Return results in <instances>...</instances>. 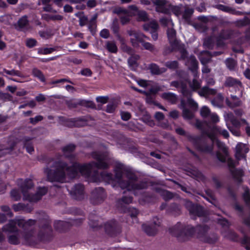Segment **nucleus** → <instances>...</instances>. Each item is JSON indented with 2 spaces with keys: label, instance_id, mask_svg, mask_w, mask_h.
Wrapping results in <instances>:
<instances>
[{
  "label": "nucleus",
  "instance_id": "nucleus-50",
  "mask_svg": "<svg viewBox=\"0 0 250 250\" xmlns=\"http://www.w3.org/2000/svg\"><path fill=\"white\" fill-rule=\"evenodd\" d=\"M203 45L208 49H212L214 46L213 39L211 37H208L204 40Z\"/></svg>",
  "mask_w": 250,
  "mask_h": 250
},
{
  "label": "nucleus",
  "instance_id": "nucleus-45",
  "mask_svg": "<svg viewBox=\"0 0 250 250\" xmlns=\"http://www.w3.org/2000/svg\"><path fill=\"white\" fill-rule=\"evenodd\" d=\"M96 216L94 213H91L89 214L88 217L89 225L93 228H97L99 226L97 220L96 219Z\"/></svg>",
  "mask_w": 250,
  "mask_h": 250
},
{
  "label": "nucleus",
  "instance_id": "nucleus-57",
  "mask_svg": "<svg viewBox=\"0 0 250 250\" xmlns=\"http://www.w3.org/2000/svg\"><path fill=\"white\" fill-rule=\"evenodd\" d=\"M170 46H165L164 48L163 54L164 56H167L174 51H176V47L172 44H170Z\"/></svg>",
  "mask_w": 250,
  "mask_h": 250
},
{
  "label": "nucleus",
  "instance_id": "nucleus-47",
  "mask_svg": "<svg viewBox=\"0 0 250 250\" xmlns=\"http://www.w3.org/2000/svg\"><path fill=\"white\" fill-rule=\"evenodd\" d=\"M42 18L46 21H49L50 20L61 21L63 19L62 16L59 15H50L48 14H44L42 15Z\"/></svg>",
  "mask_w": 250,
  "mask_h": 250
},
{
  "label": "nucleus",
  "instance_id": "nucleus-54",
  "mask_svg": "<svg viewBox=\"0 0 250 250\" xmlns=\"http://www.w3.org/2000/svg\"><path fill=\"white\" fill-rule=\"evenodd\" d=\"M183 103V117L187 119H191L193 117V114L192 112L189 109L186 108L185 106L184 103L183 102H182Z\"/></svg>",
  "mask_w": 250,
  "mask_h": 250
},
{
  "label": "nucleus",
  "instance_id": "nucleus-6",
  "mask_svg": "<svg viewBox=\"0 0 250 250\" xmlns=\"http://www.w3.org/2000/svg\"><path fill=\"white\" fill-rule=\"evenodd\" d=\"M18 185L23 194V199L30 202H38L47 192V188L43 187L40 188L35 194H31L29 193L28 190L32 188L34 186L32 180L29 179H25L21 184L19 183Z\"/></svg>",
  "mask_w": 250,
  "mask_h": 250
},
{
  "label": "nucleus",
  "instance_id": "nucleus-32",
  "mask_svg": "<svg viewBox=\"0 0 250 250\" xmlns=\"http://www.w3.org/2000/svg\"><path fill=\"white\" fill-rule=\"evenodd\" d=\"M104 47L110 53H116L118 52V47L114 41L105 42Z\"/></svg>",
  "mask_w": 250,
  "mask_h": 250
},
{
  "label": "nucleus",
  "instance_id": "nucleus-40",
  "mask_svg": "<svg viewBox=\"0 0 250 250\" xmlns=\"http://www.w3.org/2000/svg\"><path fill=\"white\" fill-rule=\"evenodd\" d=\"M162 97L171 103H175L177 101L176 95L172 93H164L162 94Z\"/></svg>",
  "mask_w": 250,
  "mask_h": 250
},
{
  "label": "nucleus",
  "instance_id": "nucleus-53",
  "mask_svg": "<svg viewBox=\"0 0 250 250\" xmlns=\"http://www.w3.org/2000/svg\"><path fill=\"white\" fill-rule=\"evenodd\" d=\"M175 185H177L178 186V188H180L181 189L186 192L187 193L190 195H192V193H191V192L189 191V187H186L185 186V185H182L180 183H179V182H178L177 181H175V180H171Z\"/></svg>",
  "mask_w": 250,
  "mask_h": 250
},
{
  "label": "nucleus",
  "instance_id": "nucleus-7",
  "mask_svg": "<svg viewBox=\"0 0 250 250\" xmlns=\"http://www.w3.org/2000/svg\"><path fill=\"white\" fill-rule=\"evenodd\" d=\"M17 221L13 220H10L8 224L4 225L2 229L3 232L15 233L13 234L9 235L8 237V240L9 243L13 245H17L20 243V239L21 237V233L18 231L16 225Z\"/></svg>",
  "mask_w": 250,
  "mask_h": 250
},
{
  "label": "nucleus",
  "instance_id": "nucleus-3",
  "mask_svg": "<svg viewBox=\"0 0 250 250\" xmlns=\"http://www.w3.org/2000/svg\"><path fill=\"white\" fill-rule=\"evenodd\" d=\"M115 177L118 179V183L121 188H126L128 191L143 189L146 188L148 186L146 182L141 181L136 183L138 178L136 175L123 165H119L117 167Z\"/></svg>",
  "mask_w": 250,
  "mask_h": 250
},
{
  "label": "nucleus",
  "instance_id": "nucleus-39",
  "mask_svg": "<svg viewBox=\"0 0 250 250\" xmlns=\"http://www.w3.org/2000/svg\"><path fill=\"white\" fill-rule=\"evenodd\" d=\"M218 240V237L215 233H207V235L203 239V241L209 243L213 244L215 243Z\"/></svg>",
  "mask_w": 250,
  "mask_h": 250
},
{
  "label": "nucleus",
  "instance_id": "nucleus-60",
  "mask_svg": "<svg viewBox=\"0 0 250 250\" xmlns=\"http://www.w3.org/2000/svg\"><path fill=\"white\" fill-rule=\"evenodd\" d=\"M84 218H76V219H70L68 220L69 223L70 224V227L72 226H79L81 225L83 221H84Z\"/></svg>",
  "mask_w": 250,
  "mask_h": 250
},
{
  "label": "nucleus",
  "instance_id": "nucleus-56",
  "mask_svg": "<svg viewBox=\"0 0 250 250\" xmlns=\"http://www.w3.org/2000/svg\"><path fill=\"white\" fill-rule=\"evenodd\" d=\"M191 95L192 92L191 91V95L190 96H185L187 98V104L191 108L196 109L198 107V104L191 98Z\"/></svg>",
  "mask_w": 250,
  "mask_h": 250
},
{
  "label": "nucleus",
  "instance_id": "nucleus-37",
  "mask_svg": "<svg viewBox=\"0 0 250 250\" xmlns=\"http://www.w3.org/2000/svg\"><path fill=\"white\" fill-rule=\"evenodd\" d=\"M187 64L190 66V69L192 70L196 69L198 67V61L194 56L191 55L188 58H187Z\"/></svg>",
  "mask_w": 250,
  "mask_h": 250
},
{
  "label": "nucleus",
  "instance_id": "nucleus-16",
  "mask_svg": "<svg viewBox=\"0 0 250 250\" xmlns=\"http://www.w3.org/2000/svg\"><path fill=\"white\" fill-rule=\"evenodd\" d=\"M170 85L176 88H180L181 92L184 96H188L191 95V91L187 88L186 84L183 82L172 81L170 83Z\"/></svg>",
  "mask_w": 250,
  "mask_h": 250
},
{
  "label": "nucleus",
  "instance_id": "nucleus-42",
  "mask_svg": "<svg viewBox=\"0 0 250 250\" xmlns=\"http://www.w3.org/2000/svg\"><path fill=\"white\" fill-rule=\"evenodd\" d=\"M141 44L145 49L148 50L152 53H154L155 52L157 51L154 45L152 44V43L149 42H145V40L141 43Z\"/></svg>",
  "mask_w": 250,
  "mask_h": 250
},
{
  "label": "nucleus",
  "instance_id": "nucleus-31",
  "mask_svg": "<svg viewBox=\"0 0 250 250\" xmlns=\"http://www.w3.org/2000/svg\"><path fill=\"white\" fill-rule=\"evenodd\" d=\"M224 98L221 93H218L216 97L211 101V103L214 106L221 108L223 107Z\"/></svg>",
  "mask_w": 250,
  "mask_h": 250
},
{
  "label": "nucleus",
  "instance_id": "nucleus-10",
  "mask_svg": "<svg viewBox=\"0 0 250 250\" xmlns=\"http://www.w3.org/2000/svg\"><path fill=\"white\" fill-rule=\"evenodd\" d=\"M106 197V195L104 189L103 188L98 187L91 191L89 200L92 204L96 205L103 203Z\"/></svg>",
  "mask_w": 250,
  "mask_h": 250
},
{
  "label": "nucleus",
  "instance_id": "nucleus-22",
  "mask_svg": "<svg viewBox=\"0 0 250 250\" xmlns=\"http://www.w3.org/2000/svg\"><path fill=\"white\" fill-rule=\"evenodd\" d=\"M118 40L121 43L120 48L123 52L126 53L129 55L134 53V49L126 44L125 40L121 36H119Z\"/></svg>",
  "mask_w": 250,
  "mask_h": 250
},
{
  "label": "nucleus",
  "instance_id": "nucleus-46",
  "mask_svg": "<svg viewBox=\"0 0 250 250\" xmlns=\"http://www.w3.org/2000/svg\"><path fill=\"white\" fill-rule=\"evenodd\" d=\"M225 64L229 70H233L237 65V62L232 58H228L226 60Z\"/></svg>",
  "mask_w": 250,
  "mask_h": 250
},
{
  "label": "nucleus",
  "instance_id": "nucleus-62",
  "mask_svg": "<svg viewBox=\"0 0 250 250\" xmlns=\"http://www.w3.org/2000/svg\"><path fill=\"white\" fill-rule=\"evenodd\" d=\"M193 9L191 8L186 7L183 15L184 19L188 20L193 13Z\"/></svg>",
  "mask_w": 250,
  "mask_h": 250
},
{
  "label": "nucleus",
  "instance_id": "nucleus-21",
  "mask_svg": "<svg viewBox=\"0 0 250 250\" xmlns=\"http://www.w3.org/2000/svg\"><path fill=\"white\" fill-rule=\"evenodd\" d=\"M32 140V138L25 136L23 137L21 140L23 144V147L26 148L27 152L30 154L34 151Z\"/></svg>",
  "mask_w": 250,
  "mask_h": 250
},
{
  "label": "nucleus",
  "instance_id": "nucleus-48",
  "mask_svg": "<svg viewBox=\"0 0 250 250\" xmlns=\"http://www.w3.org/2000/svg\"><path fill=\"white\" fill-rule=\"evenodd\" d=\"M133 200L132 197L131 196H123L122 198L119 199L117 201V204L118 206H122L124 204H129L132 203Z\"/></svg>",
  "mask_w": 250,
  "mask_h": 250
},
{
  "label": "nucleus",
  "instance_id": "nucleus-19",
  "mask_svg": "<svg viewBox=\"0 0 250 250\" xmlns=\"http://www.w3.org/2000/svg\"><path fill=\"white\" fill-rule=\"evenodd\" d=\"M217 93L216 89L210 88L208 86L206 85L198 91V94L201 97H207L209 95H215Z\"/></svg>",
  "mask_w": 250,
  "mask_h": 250
},
{
  "label": "nucleus",
  "instance_id": "nucleus-55",
  "mask_svg": "<svg viewBox=\"0 0 250 250\" xmlns=\"http://www.w3.org/2000/svg\"><path fill=\"white\" fill-rule=\"evenodd\" d=\"M161 194L165 201L169 200L174 197V194L168 190H162Z\"/></svg>",
  "mask_w": 250,
  "mask_h": 250
},
{
  "label": "nucleus",
  "instance_id": "nucleus-29",
  "mask_svg": "<svg viewBox=\"0 0 250 250\" xmlns=\"http://www.w3.org/2000/svg\"><path fill=\"white\" fill-rule=\"evenodd\" d=\"M206 193L207 196H205L203 195H202V196L212 204L215 206H217L218 205V202L213 191L210 189H207L206 191Z\"/></svg>",
  "mask_w": 250,
  "mask_h": 250
},
{
  "label": "nucleus",
  "instance_id": "nucleus-12",
  "mask_svg": "<svg viewBox=\"0 0 250 250\" xmlns=\"http://www.w3.org/2000/svg\"><path fill=\"white\" fill-rule=\"evenodd\" d=\"M216 145L219 149L216 152V157L219 161L225 163L229 156L228 149L223 143L218 140H216Z\"/></svg>",
  "mask_w": 250,
  "mask_h": 250
},
{
  "label": "nucleus",
  "instance_id": "nucleus-4",
  "mask_svg": "<svg viewBox=\"0 0 250 250\" xmlns=\"http://www.w3.org/2000/svg\"><path fill=\"white\" fill-rule=\"evenodd\" d=\"M188 140L198 151L210 153L213 150L215 136L213 133L204 129L201 136L188 135Z\"/></svg>",
  "mask_w": 250,
  "mask_h": 250
},
{
  "label": "nucleus",
  "instance_id": "nucleus-13",
  "mask_svg": "<svg viewBox=\"0 0 250 250\" xmlns=\"http://www.w3.org/2000/svg\"><path fill=\"white\" fill-rule=\"evenodd\" d=\"M105 230L108 234L114 236L121 232V227L116 221L112 220L105 224Z\"/></svg>",
  "mask_w": 250,
  "mask_h": 250
},
{
  "label": "nucleus",
  "instance_id": "nucleus-5",
  "mask_svg": "<svg viewBox=\"0 0 250 250\" xmlns=\"http://www.w3.org/2000/svg\"><path fill=\"white\" fill-rule=\"evenodd\" d=\"M93 158L97 161V162H92L88 164L80 165L76 164L79 172L85 176H89L93 168L98 169H106L108 167L107 161L108 156L105 153L95 152L92 154Z\"/></svg>",
  "mask_w": 250,
  "mask_h": 250
},
{
  "label": "nucleus",
  "instance_id": "nucleus-35",
  "mask_svg": "<svg viewBox=\"0 0 250 250\" xmlns=\"http://www.w3.org/2000/svg\"><path fill=\"white\" fill-rule=\"evenodd\" d=\"M203 54L206 55L207 56L203 55L201 56L199 59L203 65H206L211 61V57L212 56L211 53L209 51H204L202 53Z\"/></svg>",
  "mask_w": 250,
  "mask_h": 250
},
{
  "label": "nucleus",
  "instance_id": "nucleus-58",
  "mask_svg": "<svg viewBox=\"0 0 250 250\" xmlns=\"http://www.w3.org/2000/svg\"><path fill=\"white\" fill-rule=\"evenodd\" d=\"M165 66L170 69L175 70L178 68L179 63L176 61H168L166 62Z\"/></svg>",
  "mask_w": 250,
  "mask_h": 250
},
{
  "label": "nucleus",
  "instance_id": "nucleus-8",
  "mask_svg": "<svg viewBox=\"0 0 250 250\" xmlns=\"http://www.w3.org/2000/svg\"><path fill=\"white\" fill-rule=\"evenodd\" d=\"M40 230L38 236L41 240L49 241L52 236V229L50 221L47 215H44L42 219H40Z\"/></svg>",
  "mask_w": 250,
  "mask_h": 250
},
{
  "label": "nucleus",
  "instance_id": "nucleus-43",
  "mask_svg": "<svg viewBox=\"0 0 250 250\" xmlns=\"http://www.w3.org/2000/svg\"><path fill=\"white\" fill-rule=\"evenodd\" d=\"M111 29L112 30L113 33L118 37V39H119V36H120L119 34V25L118 21L117 19L113 20L111 26Z\"/></svg>",
  "mask_w": 250,
  "mask_h": 250
},
{
  "label": "nucleus",
  "instance_id": "nucleus-14",
  "mask_svg": "<svg viewBox=\"0 0 250 250\" xmlns=\"http://www.w3.org/2000/svg\"><path fill=\"white\" fill-rule=\"evenodd\" d=\"M249 151V148L247 144L239 143L235 147V156L238 160L246 158V154Z\"/></svg>",
  "mask_w": 250,
  "mask_h": 250
},
{
  "label": "nucleus",
  "instance_id": "nucleus-20",
  "mask_svg": "<svg viewBox=\"0 0 250 250\" xmlns=\"http://www.w3.org/2000/svg\"><path fill=\"white\" fill-rule=\"evenodd\" d=\"M224 85L226 87H241L242 83L238 79L231 77H228L226 78L224 83Z\"/></svg>",
  "mask_w": 250,
  "mask_h": 250
},
{
  "label": "nucleus",
  "instance_id": "nucleus-51",
  "mask_svg": "<svg viewBox=\"0 0 250 250\" xmlns=\"http://www.w3.org/2000/svg\"><path fill=\"white\" fill-rule=\"evenodd\" d=\"M137 15L139 21H146L149 20L148 15L145 11H138Z\"/></svg>",
  "mask_w": 250,
  "mask_h": 250
},
{
  "label": "nucleus",
  "instance_id": "nucleus-44",
  "mask_svg": "<svg viewBox=\"0 0 250 250\" xmlns=\"http://www.w3.org/2000/svg\"><path fill=\"white\" fill-rule=\"evenodd\" d=\"M32 74L35 77L38 78L41 81L44 82L45 81V78L42 72L39 69L34 68L32 69Z\"/></svg>",
  "mask_w": 250,
  "mask_h": 250
},
{
  "label": "nucleus",
  "instance_id": "nucleus-38",
  "mask_svg": "<svg viewBox=\"0 0 250 250\" xmlns=\"http://www.w3.org/2000/svg\"><path fill=\"white\" fill-rule=\"evenodd\" d=\"M242 188L244 190L243 193V199L246 203L249 206H250V190L246 186H243Z\"/></svg>",
  "mask_w": 250,
  "mask_h": 250
},
{
  "label": "nucleus",
  "instance_id": "nucleus-24",
  "mask_svg": "<svg viewBox=\"0 0 250 250\" xmlns=\"http://www.w3.org/2000/svg\"><path fill=\"white\" fill-rule=\"evenodd\" d=\"M143 231L148 236H154L158 232V229L151 225L144 224L142 225Z\"/></svg>",
  "mask_w": 250,
  "mask_h": 250
},
{
  "label": "nucleus",
  "instance_id": "nucleus-33",
  "mask_svg": "<svg viewBox=\"0 0 250 250\" xmlns=\"http://www.w3.org/2000/svg\"><path fill=\"white\" fill-rule=\"evenodd\" d=\"M225 120H229L232 125L235 127H240L241 123L240 121L234 117L232 113H229L225 115Z\"/></svg>",
  "mask_w": 250,
  "mask_h": 250
},
{
  "label": "nucleus",
  "instance_id": "nucleus-2",
  "mask_svg": "<svg viewBox=\"0 0 250 250\" xmlns=\"http://www.w3.org/2000/svg\"><path fill=\"white\" fill-rule=\"evenodd\" d=\"M209 227L207 225H199L195 228L186 225L180 222L169 229V233L181 242L186 241L192 237L195 233L202 241L207 235Z\"/></svg>",
  "mask_w": 250,
  "mask_h": 250
},
{
  "label": "nucleus",
  "instance_id": "nucleus-18",
  "mask_svg": "<svg viewBox=\"0 0 250 250\" xmlns=\"http://www.w3.org/2000/svg\"><path fill=\"white\" fill-rule=\"evenodd\" d=\"M140 59V56L136 54H132L127 60V63L129 68L133 70H136L139 65L138 61Z\"/></svg>",
  "mask_w": 250,
  "mask_h": 250
},
{
  "label": "nucleus",
  "instance_id": "nucleus-1",
  "mask_svg": "<svg viewBox=\"0 0 250 250\" xmlns=\"http://www.w3.org/2000/svg\"><path fill=\"white\" fill-rule=\"evenodd\" d=\"M42 160L46 164L44 172L46 175L47 180L53 182L62 183L67 174L70 178L76 177L79 171L76 164L71 167H68L67 164L61 160H56L53 158L42 156Z\"/></svg>",
  "mask_w": 250,
  "mask_h": 250
},
{
  "label": "nucleus",
  "instance_id": "nucleus-49",
  "mask_svg": "<svg viewBox=\"0 0 250 250\" xmlns=\"http://www.w3.org/2000/svg\"><path fill=\"white\" fill-rule=\"evenodd\" d=\"M189 211L190 214H195L198 216H202L204 214L201 207H194L192 208H189Z\"/></svg>",
  "mask_w": 250,
  "mask_h": 250
},
{
  "label": "nucleus",
  "instance_id": "nucleus-30",
  "mask_svg": "<svg viewBox=\"0 0 250 250\" xmlns=\"http://www.w3.org/2000/svg\"><path fill=\"white\" fill-rule=\"evenodd\" d=\"M149 68L151 73L154 75H160L167 71L165 68H160L159 66L155 63H151L149 65Z\"/></svg>",
  "mask_w": 250,
  "mask_h": 250
},
{
  "label": "nucleus",
  "instance_id": "nucleus-59",
  "mask_svg": "<svg viewBox=\"0 0 250 250\" xmlns=\"http://www.w3.org/2000/svg\"><path fill=\"white\" fill-rule=\"evenodd\" d=\"M76 146L74 144H69L62 148L63 153L66 155L67 153H71L75 149Z\"/></svg>",
  "mask_w": 250,
  "mask_h": 250
},
{
  "label": "nucleus",
  "instance_id": "nucleus-15",
  "mask_svg": "<svg viewBox=\"0 0 250 250\" xmlns=\"http://www.w3.org/2000/svg\"><path fill=\"white\" fill-rule=\"evenodd\" d=\"M168 2V1L167 0H152V3L155 6L156 11L162 13L167 12V6Z\"/></svg>",
  "mask_w": 250,
  "mask_h": 250
},
{
  "label": "nucleus",
  "instance_id": "nucleus-9",
  "mask_svg": "<svg viewBox=\"0 0 250 250\" xmlns=\"http://www.w3.org/2000/svg\"><path fill=\"white\" fill-rule=\"evenodd\" d=\"M36 221L32 219H29L27 221L23 219H20L17 221V225L20 227H22L24 229V231L23 234L21 233V235L27 242L31 240L33 237V232L32 229L30 228L32 225H34Z\"/></svg>",
  "mask_w": 250,
  "mask_h": 250
},
{
  "label": "nucleus",
  "instance_id": "nucleus-23",
  "mask_svg": "<svg viewBox=\"0 0 250 250\" xmlns=\"http://www.w3.org/2000/svg\"><path fill=\"white\" fill-rule=\"evenodd\" d=\"M174 45L176 47V51H178L181 54L180 57L178 58L179 60H185L188 58V53L184 44H181L179 42Z\"/></svg>",
  "mask_w": 250,
  "mask_h": 250
},
{
  "label": "nucleus",
  "instance_id": "nucleus-26",
  "mask_svg": "<svg viewBox=\"0 0 250 250\" xmlns=\"http://www.w3.org/2000/svg\"><path fill=\"white\" fill-rule=\"evenodd\" d=\"M167 36L170 44H172L174 45L179 42L176 39V31L173 28H168Z\"/></svg>",
  "mask_w": 250,
  "mask_h": 250
},
{
  "label": "nucleus",
  "instance_id": "nucleus-63",
  "mask_svg": "<svg viewBox=\"0 0 250 250\" xmlns=\"http://www.w3.org/2000/svg\"><path fill=\"white\" fill-rule=\"evenodd\" d=\"M3 71L6 73L7 75L11 76H17L19 77H22V75L21 72L18 70H16L15 69H12L11 70H8L4 68L3 69Z\"/></svg>",
  "mask_w": 250,
  "mask_h": 250
},
{
  "label": "nucleus",
  "instance_id": "nucleus-61",
  "mask_svg": "<svg viewBox=\"0 0 250 250\" xmlns=\"http://www.w3.org/2000/svg\"><path fill=\"white\" fill-rule=\"evenodd\" d=\"M216 7L220 10L231 13H233L235 11L232 8L223 4L217 5Z\"/></svg>",
  "mask_w": 250,
  "mask_h": 250
},
{
  "label": "nucleus",
  "instance_id": "nucleus-41",
  "mask_svg": "<svg viewBox=\"0 0 250 250\" xmlns=\"http://www.w3.org/2000/svg\"><path fill=\"white\" fill-rule=\"evenodd\" d=\"M233 33V31L231 30H222L218 36L223 40H228L231 38Z\"/></svg>",
  "mask_w": 250,
  "mask_h": 250
},
{
  "label": "nucleus",
  "instance_id": "nucleus-34",
  "mask_svg": "<svg viewBox=\"0 0 250 250\" xmlns=\"http://www.w3.org/2000/svg\"><path fill=\"white\" fill-rule=\"evenodd\" d=\"M29 24V21L27 16H23L21 17L17 22V26L19 29L22 30L27 28Z\"/></svg>",
  "mask_w": 250,
  "mask_h": 250
},
{
  "label": "nucleus",
  "instance_id": "nucleus-25",
  "mask_svg": "<svg viewBox=\"0 0 250 250\" xmlns=\"http://www.w3.org/2000/svg\"><path fill=\"white\" fill-rule=\"evenodd\" d=\"M16 144V142L12 141L8 146H2L0 148V157L10 154L14 149Z\"/></svg>",
  "mask_w": 250,
  "mask_h": 250
},
{
  "label": "nucleus",
  "instance_id": "nucleus-28",
  "mask_svg": "<svg viewBox=\"0 0 250 250\" xmlns=\"http://www.w3.org/2000/svg\"><path fill=\"white\" fill-rule=\"evenodd\" d=\"M143 29L146 31H153L158 30L159 26L157 22L155 21H152L148 23L144 24L143 25Z\"/></svg>",
  "mask_w": 250,
  "mask_h": 250
},
{
  "label": "nucleus",
  "instance_id": "nucleus-64",
  "mask_svg": "<svg viewBox=\"0 0 250 250\" xmlns=\"http://www.w3.org/2000/svg\"><path fill=\"white\" fill-rule=\"evenodd\" d=\"M11 198L14 201H18L21 199V194L20 192L16 189H12L10 192Z\"/></svg>",
  "mask_w": 250,
  "mask_h": 250
},
{
  "label": "nucleus",
  "instance_id": "nucleus-27",
  "mask_svg": "<svg viewBox=\"0 0 250 250\" xmlns=\"http://www.w3.org/2000/svg\"><path fill=\"white\" fill-rule=\"evenodd\" d=\"M70 227L69 221H58L54 224V227L56 229L59 231H63L66 230Z\"/></svg>",
  "mask_w": 250,
  "mask_h": 250
},
{
  "label": "nucleus",
  "instance_id": "nucleus-36",
  "mask_svg": "<svg viewBox=\"0 0 250 250\" xmlns=\"http://www.w3.org/2000/svg\"><path fill=\"white\" fill-rule=\"evenodd\" d=\"M127 213L128 216L127 222L129 221L130 218L133 220L134 219L135 221H137V216L139 213V211L136 208H127Z\"/></svg>",
  "mask_w": 250,
  "mask_h": 250
},
{
  "label": "nucleus",
  "instance_id": "nucleus-17",
  "mask_svg": "<svg viewBox=\"0 0 250 250\" xmlns=\"http://www.w3.org/2000/svg\"><path fill=\"white\" fill-rule=\"evenodd\" d=\"M229 171L234 180L239 184L243 182L242 177L244 176V171L240 168H230Z\"/></svg>",
  "mask_w": 250,
  "mask_h": 250
},
{
  "label": "nucleus",
  "instance_id": "nucleus-11",
  "mask_svg": "<svg viewBox=\"0 0 250 250\" xmlns=\"http://www.w3.org/2000/svg\"><path fill=\"white\" fill-rule=\"evenodd\" d=\"M71 197L78 201H81L85 197L84 187L81 184L74 185L69 191Z\"/></svg>",
  "mask_w": 250,
  "mask_h": 250
},
{
  "label": "nucleus",
  "instance_id": "nucleus-52",
  "mask_svg": "<svg viewBox=\"0 0 250 250\" xmlns=\"http://www.w3.org/2000/svg\"><path fill=\"white\" fill-rule=\"evenodd\" d=\"M189 85L193 91H196L201 87L200 83L195 79H193L191 82H189Z\"/></svg>",
  "mask_w": 250,
  "mask_h": 250
}]
</instances>
